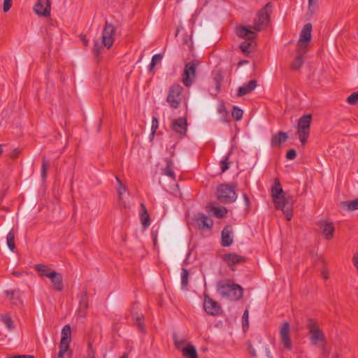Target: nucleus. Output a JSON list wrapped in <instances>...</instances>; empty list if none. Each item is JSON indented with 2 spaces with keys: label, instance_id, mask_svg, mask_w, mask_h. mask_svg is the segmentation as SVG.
<instances>
[{
  "label": "nucleus",
  "instance_id": "obj_1",
  "mask_svg": "<svg viewBox=\"0 0 358 358\" xmlns=\"http://www.w3.org/2000/svg\"><path fill=\"white\" fill-rule=\"evenodd\" d=\"M231 280H227V282L220 280L217 282L216 289L217 292L225 299L231 301H238L243 298V287L236 283H231Z\"/></svg>",
  "mask_w": 358,
  "mask_h": 358
},
{
  "label": "nucleus",
  "instance_id": "obj_2",
  "mask_svg": "<svg viewBox=\"0 0 358 358\" xmlns=\"http://www.w3.org/2000/svg\"><path fill=\"white\" fill-rule=\"evenodd\" d=\"M236 34L245 41L240 45V49L245 54H249L255 45L256 33L250 27L241 26L236 28Z\"/></svg>",
  "mask_w": 358,
  "mask_h": 358
},
{
  "label": "nucleus",
  "instance_id": "obj_3",
  "mask_svg": "<svg viewBox=\"0 0 358 358\" xmlns=\"http://www.w3.org/2000/svg\"><path fill=\"white\" fill-rule=\"evenodd\" d=\"M237 184H220L217 187V199L224 203H231L237 199L236 189Z\"/></svg>",
  "mask_w": 358,
  "mask_h": 358
},
{
  "label": "nucleus",
  "instance_id": "obj_4",
  "mask_svg": "<svg viewBox=\"0 0 358 358\" xmlns=\"http://www.w3.org/2000/svg\"><path fill=\"white\" fill-rule=\"evenodd\" d=\"M312 115L305 114L298 120L297 134L301 145H305L308 141L310 131Z\"/></svg>",
  "mask_w": 358,
  "mask_h": 358
},
{
  "label": "nucleus",
  "instance_id": "obj_5",
  "mask_svg": "<svg viewBox=\"0 0 358 358\" xmlns=\"http://www.w3.org/2000/svg\"><path fill=\"white\" fill-rule=\"evenodd\" d=\"M272 3H267L263 8L259 11L257 17L254 20V29L257 31H261L262 26L268 25L272 13Z\"/></svg>",
  "mask_w": 358,
  "mask_h": 358
},
{
  "label": "nucleus",
  "instance_id": "obj_6",
  "mask_svg": "<svg viewBox=\"0 0 358 358\" xmlns=\"http://www.w3.org/2000/svg\"><path fill=\"white\" fill-rule=\"evenodd\" d=\"M199 64V61L196 59L185 64L182 74V82L185 87H189L193 84L196 78V67Z\"/></svg>",
  "mask_w": 358,
  "mask_h": 358
},
{
  "label": "nucleus",
  "instance_id": "obj_7",
  "mask_svg": "<svg viewBox=\"0 0 358 358\" xmlns=\"http://www.w3.org/2000/svg\"><path fill=\"white\" fill-rule=\"evenodd\" d=\"M306 327L309 329V333L311 334L310 339L313 345H316L319 341H325V336L315 320L308 318Z\"/></svg>",
  "mask_w": 358,
  "mask_h": 358
},
{
  "label": "nucleus",
  "instance_id": "obj_8",
  "mask_svg": "<svg viewBox=\"0 0 358 358\" xmlns=\"http://www.w3.org/2000/svg\"><path fill=\"white\" fill-rule=\"evenodd\" d=\"M274 206L277 210L283 211L287 220H291L293 214L292 209V203L289 201V197H286L285 193L279 196V199L273 200Z\"/></svg>",
  "mask_w": 358,
  "mask_h": 358
},
{
  "label": "nucleus",
  "instance_id": "obj_9",
  "mask_svg": "<svg viewBox=\"0 0 358 358\" xmlns=\"http://www.w3.org/2000/svg\"><path fill=\"white\" fill-rule=\"evenodd\" d=\"M182 91V87L178 84H174L169 88L166 101L173 108H178L180 106Z\"/></svg>",
  "mask_w": 358,
  "mask_h": 358
},
{
  "label": "nucleus",
  "instance_id": "obj_10",
  "mask_svg": "<svg viewBox=\"0 0 358 358\" xmlns=\"http://www.w3.org/2000/svg\"><path fill=\"white\" fill-rule=\"evenodd\" d=\"M312 24H306L300 34V38L298 42V51H306V48L311 41Z\"/></svg>",
  "mask_w": 358,
  "mask_h": 358
},
{
  "label": "nucleus",
  "instance_id": "obj_11",
  "mask_svg": "<svg viewBox=\"0 0 358 358\" xmlns=\"http://www.w3.org/2000/svg\"><path fill=\"white\" fill-rule=\"evenodd\" d=\"M115 33V29L114 26L106 22L105 26L103 27L101 40L103 45L107 48V49H110L114 43L113 36Z\"/></svg>",
  "mask_w": 358,
  "mask_h": 358
},
{
  "label": "nucleus",
  "instance_id": "obj_12",
  "mask_svg": "<svg viewBox=\"0 0 358 358\" xmlns=\"http://www.w3.org/2000/svg\"><path fill=\"white\" fill-rule=\"evenodd\" d=\"M290 324L288 322L285 321L280 328V336L281 342L284 348L287 350L292 349V343L290 338Z\"/></svg>",
  "mask_w": 358,
  "mask_h": 358
},
{
  "label": "nucleus",
  "instance_id": "obj_13",
  "mask_svg": "<svg viewBox=\"0 0 358 358\" xmlns=\"http://www.w3.org/2000/svg\"><path fill=\"white\" fill-rule=\"evenodd\" d=\"M193 220L199 229H210L213 225V220L203 213L195 214Z\"/></svg>",
  "mask_w": 358,
  "mask_h": 358
},
{
  "label": "nucleus",
  "instance_id": "obj_14",
  "mask_svg": "<svg viewBox=\"0 0 358 358\" xmlns=\"http://www.w3.org/2000/svg\"><path fill=\"white\" fill-rule=\"evenodd\" d=\"M33 10L38 16L49 17L51 10L50 0H38L34 6Z\"/></svg>",
  "mask_w": 358,
  "mask_h": 358
},
{
  "label": "nucleus",
  "instance_id": "obj_15",
  "mask_svg": "<svg viewBox=\"0 0 358 358\" xmlns=\"http://www.w3.org/2000/svg\"><path fill=\"white\" fill-rule=\"evenodd\" d=\"M172 129L179 134L180 138H183L187 131V122L186 117H179L174 119L171 122Z\"/></svg>",
  "mask_w": 358,
  "mask_h": 358
},
{
  "label": "nucleus",
  "instance_id": "obj_16",
  "mask_svg": "<svg viewBox=\"0 0 358 358\" xmlns=\"http://www.w3.org/2000/svg\"><path fill=\"white\" fill-rule=\"evenodd\" d=\"M222 259L231 271H235L234 266L236 264L245 262L246 261V258L245 257L232 252L224 255Z\"/></svg>",
  "mask_w": 358,
  "mask_h": 358
},
{
  "label": "nucleus",
  "instance_id": "obj_17",
  "mask_svg": "<svg viewBox=\"0 0 358 358\" xmlns=\"http://www.w3.org/2000/svg\"><path fill=\"white\" fill-rule=\"evenodd\" d=\"M203 308L206 312L211 315H217L221 311V307L219 303L207 295L204 297Z\"/></svg>",
  "mask_w": 358,
  "mask_h": 358
},
{
  "label": "nucleus",
  "instance_id": "obj_18",
  "mask_svg": "<svg viewBox=\"0 0 358 358\" xmlns=\"http://www.w3.org/2000/svg\"><path fill=\"white\" fill-rule=\"evenodd\" d=\"M233 243V231L231 227L227 225L221 233V245L222 247H229Z\"/></svg>",
  "mask_w": 358,
  "mask_h": 358
},
{
  "label": "nucleus",
  "instance_id": "obj_19",
  "mask_svg": "<svg viewBox=\"0 0 358 358\" xmlns=\"http://www.w3.org/2000/svg\"><path fill=\"white\" fill-rule=\"evenodd\" d=\"M89 307L88 296L87 290L80 293L79 296V308L78 315L80 317H84L86 315L87 310Z\"/></svg>",
  "mask_w": 358,
  "mask_h": 358
},
{
  "label": "nucleus",
  "instance_id": "obj_20",
  "mask_svg": "<svg viewBox=\"0 0 358 358\" xmlns=\"http://www.w3.org/2000/svg\"><path fill=\"white\" fill-rule=\"evenodd\" d=\"M34 268L36 271L39 272L40 276L43 277H47L50 280L56 277L58 272L56 271L51 269L48 268L46 265L42 264H38L34 266Z\"/></svg>",
  "mask_w": 358,
  "mask_h": 358
},
{
  "label": "nucleus",
  "instance_id": "obj_21",
  "mask_svg": "<svg viewBox=\"0 0 358 358\" xmlns=\"http://www.w3.org/2000/svg\"><path fill=\"white\" fill-rule=\"evenodd\" d=\"M320 227L322 230V234L327 240H330L334 236L335 228L332 222H327L326 221H320Z\"/></svg>",
  "mask_w": 358,
  "mask_h": 358
},
{
  "label": "nucleus",
  "instance_id": "obj_22",
  "mask_svg": "<svg viewBox=\"0 0 358 358\" xmlns=\"http://www.w3.org/2000/svg\"><path fill=\"white\" fill-rule=\"evenodd\" d=\"M257 83L255 80H250L248 83L244 84L243 86L238 87L237 91L238 96H243L252 92L257 87Z\"/></svg>",
  "mask_w": 358,
  "mask_h": 358
},
{
  "label": "nucleus",
  "instance_id": "obj_23",
  "mask_svg": "<svg viewBox=\"0 0 358 358\" xmlns=\"http://www.w3.org/2000/svg\"><path fill=\"white\" fill-rule=\"evenodd\" d=\"M140 220L142 223L143 228L144 229H146L150 225V217L146 208V206L143 203H141L140 204Z\"/></svg>",
  "mask_w": 358,
  "mask_h": 358
},
{
  "label": "nucleus",
  "instance_id": "obj_24",
  "mask_svg": "<svg viewBox=\"0 0 358 358\" xmlns=\"http://www.w3.org/2000/svg\"><path fill=\"white\" fill-rule=\"evenodd\" d=\"M288 138V135L285 131H278L271 140V144L273 147H279Z\"/></svg>",
  "mask_w": 358,
  "mask_h": 358
},
{
  "label": "nucleus",
  "instance_id": "obj_25",
  "mask_svg": "<svg viewBox=\"0 0 358 358\" xmlns=\"http://www.w3.org/2000/svg\"><path fill=\"white\" fill-rule=\"evenodd\" d=\"M71 341V329L69 324H66L62 330V336L59 344L69 347Z\"/></svg>",
  "mask_w": 358,
  "mask_h": 358
},
{
  "label": "nucleus",
  "instance_id": "obj_26",
  "mask_svg": "<svg viewBox=\"0 0 358 358\" xmlns=\"http://www.w3.org/2000/svg\"><path fill=\"white\" fill-rule=\"evenodd\" d=\"M271 192L273 201L279 199V196H281V194H284L285 192L278 178L275 179L274 185L272 186Z\"/></svg>",
  "mask_w": 358,
  "mask_h": 358
},
{
  "label": "nucleus",
  "instance_id": "obj_27",
  "mask_svg": "<svg viewBox=\"0 0 358 358\" xmlns=\"http://www.w3.org/2000/svg\"><path fill=\"white\" fill-rule=\"evenodd\" d=\"M182 355L185 358H198L197 350L191 343H188L185 349H182Z\"/></svg>",
  "mask_w": 358,
  "mask_h": 358
},
{
  "label": "nucleus",
  "instance_id": "obj_28",
  "mask_svg": "<svg viewBox=\"0 0 358 358\" xmlns=\"http://www.w3.org/2000/svg\"><path fill=\"white\" fill-rule=\"evenodd\" d=\"M297 55L293 60V62L291 64V69L292 70L296 71L299 70L303 64L304 59L303 57L301 54L302 51H298V48L296 49Z\"/></svg>",
  "mask_w": 358,
  "mask_h": 358
},
{
  "label": "nucleus",
  "instance_id": "obj_29",
  "mask_svg": "<svg viewBox=\"0 0 358 358\" xmlns=\"http://www.w3.org/2000/svg\"><path fill=\"white\" fill-rule=\"evenodd\" d=\"M234 152V148H231L228 151L227 154L224 157V158L220 161V168L222 173H224L229 169V164L231 163L229 162V157Z\"/></svg>",
  "mask_w": 358,
  "mask_h": 358
},
{
  "label": "nucleus",
  "instance_id": "obj_30",
  "mask_svg": "<svg viewBox=\"0 0 358 358\" xmlns=\"http://www.w3.org/2000/svg\"><path fill=\"white\" fill-rule=\"evenodd\" d=\"M53 288L57 292H62L64 289L62 275L60 273H58L56 277H54L51 280Z\"/></svg>",
  "mask_w": 358,
  "mask_h": 358
},
{
  "label": "nucleus",
  "instance_id": "obj_31",
  "mask_svg": "<svg viewBox=\"0 0 358 358\" xmlns=\"http://www.w3.org/2000/svg\"><path fill=\"white\" fill-rule=\"evenodd\" d=\"M341 206L349 211L358 210V198L352 201H342Z\"/></svg>",
  "mask_w": 358,
  "mask_h": 358
},
{
  "label": "nucleus",
  "instance_id": "obj_32",
  "mask_svg": "<svg viewBox=\"0 0 358 358\" xmlns=\"http://www.w3.org/2000/svg\"><path fill=\"white\" fill-rule=\"evenodd\" d=\"M133 317L135 320V324L136 325L138 329L143 332L145 333L146 330L145 328V325L143 323L144 316L142 314L138 315L137 313L133 315Z\"/></svg>",
  "mask_w": 358,
  "mask_h": 358
},
{
  "label": "nucleus",
  "instance_id": "obj_33",
  "mask_svg": "<svg viewBox=\"0 0 358 358\" xmlns=\"http://www.w3.org/2000/svg\"><path fill=\"white\" fill-rule=\"evenodd\" d=\"M173 341L176 348L181 352H182V349H185L187 345L189 343L185 339H179L176 333L173 334Z\"/></svg>",
  "mask_w": 358,
  "mask_h": 358
},
{
  "label": "nucleus",
  "instance_id": "obj_34",
  "mask_svg": "<svg viewBox=\"0 0 358 358\" xmlns=\"http://www.w3.org/2000/svg\"><path fill=\"white\" fill-rule=\"evenodd\" d=\"M181 271V287L183 290H187L189 272L186 268H182Z\"/></svg>",
  "mask_w": 358,
  "mask_h": 358
},
{
  "label": "nucleus",
  "instance_id": "obj_35",
  "mask_svg": "<svg viewBox=\"0 0 358 358\" xmlns=\"http://www.w3.org/2000/svg\"><path fill=\"white\" fill-rule=\"evenodd\" d=\"M6 242L7 245L9 248V250L12 252L14 251L15 249V233L13 229L10 230L6 236Z\"/></svg>",
  "mask_w": 358,
  "mask_h": 358
},
{
  "label": "nucleus",
  "instance_id": "obj_36",
  "mask_svg": "<svg viewBox=\"0 0 358 358\" xmlns=\"http://www.w3.org/2000/svg\"><path fill=\"white\" fill-rule=\"evenodd\" d=\"M215 85V93L217 94L221 90L222 83L224 80V76L220 72H218L213 78Z\"/></svg>",
  "mask_w": 358,
  "mask_h": 358
},
{
  "label": "nucleus",
  "instance_id": "obj_37",
  "mask_svg": "<svg viewBox=\"0 0 358 358\" xmlns=\"http://www.w3.org/2000/svg\"><path fill=\"white\" fill-rule=\"evenodd\" d=\"M48 169H49V161L45 157H43L42 159V166H41V178L43 180H46Z\"/></svg>",
  "mask_w": 358,
  "mask_h": 358
},
{
  "label": "nucleus",
  "instance_id": "obj_38",
  "mask_svg": "<svg viewBox=\"0 0 358 358\" xmlns=\"http://www.w3.org/2000/svg\"><path fill=\"white\" fill-rule=\"evenodd\" d=\"M232 117L236 121H239L242 119L243 115V111L242 109L236 106H233L231 111Z\"/></svg>",
  "mask_w": 358,
  "mask_h": 358
},
{
  "label": "nucleus",
  "instance_id": "obj_39",
  "mask_svg": "<svg viewBox=\"0 0 358 358\" xmlns=\"http://www.w3.org/2000/svg\"><path fill=\"white\" fill-rule=\"evenodd\" d=\"M163 55L162 54H156L152 57L151 62L148 66V71L151 72L153 71L155 66L162 59Z\"/></svg>",
  "mask_w": 358,
  "mask_h": 358
},
{
  "label": "nucleus",
  "instance_id": "obj_40",
  "mask_svg": "<svg viewBox=\"0 0 358 358\" xmlns=\"http://www.w3.org/2000/svg\"><path fill=\"white\" fill-rule=\"evenodd\" d=\"M217 112L222 115L223 120H227L229 113L224 102L219 103L217 106Z\"/></svg>",
  "mask_w": 358,
  "mask_h": 358
},
{
  "label": "nucleus",
  "instance_id": "obj_41",
  "mask_svg": "<svg viewBox=\"0 0 358 358\" xmlns=\"http://www.w3.org/2000/svg\"><path fill=\"white\" fill-rule=\"evenodd\" d=\"M115 180L118 184V187H117V192L118 194V196H119V199H122V194L126 192L127 190V187L126 186L122 183V182L121 181V180L117 177V176H115Z\"/></svg>",
  "mask_w": 358,
  "mask_h": 358
},
{
  "label": "nucleus",
  "instance_id": "obj_42",
  "mask_svg": "<svg viewBox=\"0 0 358 358\" xmlns=\"http://www.w3.org/2000/svg\"><path fill=\"white\" fill-rule=\"evenodd\" d=\"M213 211L215 217L217 218H222L225 217V215L227 213V210L223 207V208H218V207H213Z\"/></svg>",
  "mask_w": 358,
  "mask_h": 358
},
{
  "label": "nucleus",
  "instance_id": "obj_43",
  "mask_svg": "<svg viewBox=\"0 0 358 358\" xmlns=\"http://www.w3.org/2000/svg\"><path fill=\"white\" fill-rule=\"evenodd\" d=\"M6 294L11 296L10 301H12V303L14 305L17 306V305L21 303V300L20 299V296H15V291H13V290H6Z\"/></svg>",
  "mask_w": 358,
  "mask_h": 358
},
{
  "label": "nucleus",
  "instance_id": "obj_44",
  "mask_svg": "<svg viewBox=\"0 0 358 358\" xmlns=\"http://www.w3.org/2000/svg\"><path fill=\"white\" fill-rule=\"evenodd\" d=\"M1 321L6 325L9 329H14L13 322L12 318L8 315H1Z\"/></svg>",
  "mask_w": 358,
  "mask_h": 358
},
{
  "label": "nucleus",
  "instance_id": "obj_45",
  "mask_svg": "<svg viewBox=\"0 0 358 358\" xmlns=\"http://www.w3.org/2000/svg\"><path fill=\"white\" fill-rule=\"evenodd\" d=\"M242 327L244 331H246L249 327L248 310H245L242 316Z\"/></svg>",
  "mask_w": 358,
  "mask_h": 358
},
{
  "label": "nucleus",
  "instance_id": "obj_46",
  "mask_svg": "<svg viewBox=\"0 0 358 358\" xmlns=\"http://www.w3.org/2000/svg\"><path fill=\"white\" fill-rule=\"evenodd\" d=\"M103 44L102 41L101 43L99 41H96L94 43V47H93V51L96 56H99L101 53V51L103 49Z\"/></svg>",
  "mask_w": 358,
  "mask_h": 358
},
{
  "label": "nucleus",
  "instance_id": "obj_47",
  "mask_svg": "<svg viewBox=\"0 0 358 358\" xmlns=\"http://www.w3.org/2000/svg\"><path fill=\"white\" fill-rule=\"evenodd\" d=\"M347 101L351 105H355L358 102V91L351 94L348 98Z\"/></svg>",
  "mask_w": 358,
  "mask_h": 358
},
{
  "label": "nucleus",
  "instance_id": "obj_48",
  "mask_svg": "<svg viewBox=\"0 0 358 358\" xmlns=\"http://www.w3.org/2000/svg\"><path fill=\"white\" fill-rule=\"evenodd\" d=\"M59 350L57 358H64V355L68 351L69 347L59 344Z\"/></svg>",
  "mask_w": 358,
  "mask_h": 358
},
{
  "label": "nucleus",
  "instance_id": "obj_49",
  "mask_svg": "<svg viewBox=\"0 0 358 358\" xmlns=\"http://www.w3.org/2000/svg\"><path fill=\"white\" fill-rule=\"evenodd\" d=\"M87 345V358H95V349L92 347V343L89 342Z\"/></svg>",
  "mask_w": 358,
  "mask_h": 358
},
{
  "label": "nucleus",
  "instance_id": "obj_50",
  "mask_svg": "<svg viewBox=\"0 0 358 358\" xmlns=\"http://www.w3.org/2000/svg\"><path fill=\"white\" fill-rule=\"evenodd\" d=\"M248 350L251 357H255L257 356L256 351L250 341H247Z\"/></svg>",
  "mask_w": 358,
  "mask_h": 358
},
{
  "label": "nucleus",
  "instance_id": "obj_51",
  "mask_svg": "<svg viewBox=\"0 0 358 358\" xmlns=\"http://www.w3.org/2000/svg\"><path fill=\"white\" fill-rule=\"evenodd\" d=\"M285 156L287 159H294L296 157V151L294 149H289L287 150Z\"/></svg>",
  "mask_w": 358,
  "mask_h": 358
},
{
  "label": "nucleus",
  "instance_id": "obj_52",
  "mask_svg": "<svg viewBox=\"0 0 358 358\" xmlns=\"http://www.w3.org/2000/svg\"><path fill=\"white\" fill-rule=\"evenodd\" d=\"M12 4H13L12 0H3V12L4 13L8 12L10 9Z\"/></svg>",
  "mask_w": 358,
  "mask_h": 358
},
{
  "label": "nucleus",
  "instance_id": "obj_53",
  "mask_svg": "<svg viewBox=\"0 0 358 358\" xmlns=\"http://www.w3.org/2000/svg\"><path fill=\"white\" fill-rule=\"evenodd\" d=\"M151 236L153 241L154 247L156 248L157 245V237H158V231L154 230L153 229L151 231Z\"/></svg>",
  "mask_w": 358,
  "mask_h": 358
},
{
  "label": "nucleus",
  "instance_id": "obj_54",
  "mask_svg": "<svg viewBox=\"0 0 358 358\" xmlns=\"http://www.w3.org/2000/svg\"><path fill=\"white\" fill-rule=\"evenodd\" d=\"M158 127H159L158 119L156 117H152L151 130H153V132H156Z\"/></svg>",
  "mask_w": 358,
  "mask_h": 358
},
{
  "label": "nucleus",
  "instance_id": "obj_55",
  "mask_svg": "<svg viewBox=\"0 0 358 358\" xmlns=\"http://www.w3.org/2000/svg\"><path fill=\"white\" fill-rule=\"evenodd\" d=\"M164 174L171 177L172 179H176V174L173 172V169H170L169 168H165L164 169Z\"/></svg>",
  "mask_w": 358,
  "mask_h": 358
},
{
  "label": "nucleus",
  "instance_id": "obj_56",
  "mask_svg": "<svg viewBox=\"0 0 358 358\" xmlns=\"http://www.w3.org/2000/svg\"><path fill=\"white\" fill-rule=\"evenodd\" d=\"M21 150L19 148H15L12 150V152L9 154V156L11 159H16L18 157Z\"/></svg>",
  "mask_w": 358,
  "mask_h": 358
},
{
  "label": "nucleus",
  "instance_id": "obj_57",
  "mask_svg": "<svg viewBox=\"0 0 358 358\" xmlns=\"http://www.w3.org/2000/svg\"><path fill=\"white\" fill-rule=\"evenodd\" d=\"M6 358H34V356L31 355H19L11 357H8Z\"/></svg>",
  "mask_w": 358,
  "mask_h": 358
},
{
  "label": "nucleus",
  "instance_id": "obj_58",
  "mask_svg": "<svg viewBox=\"0 0 358 358\" xmlns=\"http://www.w3.org/2000/svg\"><path fill=\"white\" fill-rule=\"evenodd\" d=\"M243 199L245 201V205L246 208H249L250 206V200L249 196L245 193H244L243 194Z\"/></svg>",
  "mask_w": 358,
  "mask_h": 358
},
{
  "label": "nucleus",
  "instance_id": "obj_59",
  "mask_svg": "<svg viewBox=\"0 0 358 358\" xmlns=\"http://www.w3.org/2000/svg\"><path fill=\"white\" fill-rule=\"evenodd\" d=\"M165 161L166 162V166L165 168H169L170 169H173V163L172 159L170 158H166Z\"/></svg>",
  "mask_w": 358,
  "mask_h": 358
},
{
  "label": "nucleus",
  "instance_id": "obj_60",
  "mask_svg": "<svg viewBox=\"0 0 358 358\" xmlns=\"http://www.w3.org/2000/svg\"><path fill=\"white\" fill-rule=\"evenodd\" d=\"M80 40L83 41L85 46H87L89 45V41L87 39L85 35H80Z\"/></svg>",
  "mask_w": 358,
  "mask_h": 358
},
{
  "label": "nucleus",
  "instance_id": "obj_61",
  "mask_svg": "<svg viewBox=\"0 0 358 358\" xmlns=\"http://www.w3.org/2000/svg\"><path fill=\"white\" fill-rule=\"evenodd\" d=\"M353 263L355 267L358 269V254H355L353 257Z\"/></svg>",
  "mask_w": 358,
  "mask_h": 358
},
{
  "label": "nucleus",
  "instance_id": "obj_62",
  "mask_svg": "<svg viewBox=\"0 0 358 358\" xmlns=\"http://www.w3.org/2000/svg\"><path fill=\"white\" fill-rule=\"evenodd\" d=\"M265 352H266V355L268 357V358H273V356L271 355V351L268 346H266Z\"/></svg>",
  "mask_w": 358,
  "mask_h": 358
},
{
  "label": "nucleus",
  "instance_id": "obj_63",
  "mask_svg": "<svg viewBox=\"0 0 358 358\" xmlns=\"http://www.w3.org/2000/svg\"><path fill=\"white\" fill-rule=\"evenodd\" d=\"M317 2V0H308V7L310 8V7L315 4H316Z\"/></svg>",
  "mask_w": 358,
  "mask_h": 358
},
{
  "label": "nucleus",
  "instance_id": "obj_64",
  "mask_svg": "<svg viewBox=\"0 0 358 358\" xmlns=\"http://www.w3.org/2000/svg\"><path fill=\"white\" fill-rule=\"evenodd\" d=\"M12 275L15 276V277H20L22 275V273L20 271H13L12 272Z\"/></svg>",
  "mask_w": 358,
  "mask_h": 358
}]
</instances>
